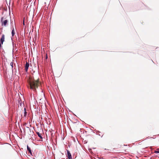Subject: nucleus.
Returning a JSON list of instances; mask_svg holds the SVG:
<instances>
[{"instance_id": "nucleus-1", "label": "nucleus", "mask_w": 159, "mask_h": 159, "mask_svg": "<svg viewBox=\"0 0 159 159\" xmlns=\"http://www.w3.org/2000/svg\"><path fill=\"white\" fill-rule=\"evenodd\" d=\"M39 80V78L36 80L34 79H29L28 80V83L31 89H34L35 90H36V89L38 88V86L40 84Z\"/></svg>"}, {"instance_id": "nucleus-2", "label": "nucleus", "mask_w": 159, "mask_h": 159, "mask_svg": "<svg viewBox=\"0 0 159 159\" xmlns=\"http://www.w3.org/2000/svg\"><path fill=\"white\" fill-rule=\"evenodd\" d=\"M1 22L2 26H6L7 24L8 20H4V18L2 17L1 19Z\"/></svg>"}, {"instance_id": "nucleus-3", "label": "nucleus", "mask_w": 159, "mask_h": 159, "mask_svg": "<svg viewBox=\"0 0 159 159\" xmlns=\"http://www.w3.org/2000/svg\"><path fill=\"white\" fill-rule=\"evenodd\" d=\"M29 66V64L27 62H26L25 66V70L26 72L27 71L28 69Z\"/></svg>"}, {"instance_id": "nucleus-4", "label": "nucleus", "mask_w": 159, "mask_h": 159, "mask_svg": "<svg viewBox=\"0 0 159 159\" xmlns=\"http://www.w3.org/2000/svg\"><path fill=\"white\" fill-rule=\"evenodd\" d=\"M67 157L69 159H72V156L71 153H70L69 151L68 150L67 151Z\"/></svg>"}, {"instance_id": "nucleus-5", "label": "nucleus", "mask_w": 159, "mask_h": 159, "mask_svg": "<svg viewBox=\"0 0 159 159\" xmlns=\"http://www.w3.org/2000/svg\"><path fill=\"white\" fill-rule=\"evenodd\" d=\"M27 150L29 152L30 154L32 155V153L31 151V150L30 149V148L29 147V146L27 145Z\"/></svg>"}, {"instance_id": "nucleus-6", "label": "nucleus", "mask_w": 159, "mask_h": 159, "mask_svg": "<svg viewBox=\"0 0 159 159\" xmlns=\"http://www.w3.org/2000/svg\"><path fill=\"white\" fill-rule=\"evenodd\" d=\"M36 134H37L38 135V136L39 137H40L41 139H43V137L42 136L41 134H40L39 132H36Z\"/></svg>"}, {"instance_id": "nucleus-7", "label": "nucleus", "mask_w": 159, "mask_h": 159, "mask_svg": "<svg viewBox=\"0 0 159 159\" xmlns=\"http://www.w3.org/2000/svg\"><path fill=\"white\" fill-rule=\"evenodd\" d=\"M13 29L12 30L11 34L12 36H13L15 34L14 29L13 26H12Z\"/></svg>"}, {"instance_id": "nucleus-8", "label": "nucleus", "mask_w": 159, "mask_h": 159, "mask_svg": "<svg viewBox=\"0 0 159 159\" xmlns=\"http://www.w3.org/2000/svg\"><path fill=\"white\" fill-rule=\"evenodd\" d=\"M24 116L25 117L26 116L27 112L26 111V109H25V108H24Z\"/></svg>"}, {"instance_id": "nucleus-9", "label": "nucleus", "mask_w": 159, "mask_h": 159, "mask_svg": "<svg viewBox=\"0 0 159 159\" xmlns=\"http://www.w3.org/2000/svg\"><path fill=\"white\" fill-rule=\"evenodd\" d=\"M154 152L156 153H159V149H157L156 150L154 151Z\"/></svg>"}, {"instance_id": "nucleus-10", "label": "nucleus", "mask_w": 159, "mask_h": 159, "mask_svg": "<svg viewBox=\"0 0 159 159\" xmlns=\"http://www.w3.org/2000/svg\"><path fill=\"white\" fill-rule=\"evenodd\" d=\"M147 147H148L147 146H144V147H143V148H147Z\"/></svg>"}, {"instance_id": "nucleus-11", "label": "nucleus", "mask_w": 159, "mask_h": 159, "mask_svg": "<svg viewBox=\"0 0 159 159\" xmlns=\"http://www.w3.org/2000/svg\"><path fill=\"white\" fill-rule=\"evenodd\" d=\"M12 64V66L13 65V63H11V64Z\"/></svg>"}]
</instances>
